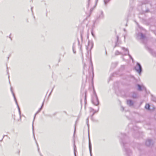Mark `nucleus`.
Listing matches in <instances>:
<instances>
[{"mask_svg":"<svg viewBox=\"0 0 156 156\" xmlns=\"http://www.w3.org/2000/svg\"><path fill=\"white\" fill-rule=\"evenodd\" d=\"M114 65V64H112V65Z\"/></svg>","mask_w":156,"mask_h":156,"instance_id":"c756f323","label":"nucleus"},{"mask_svg":"<svg viewBox=\"0 0 156 156\" xmlns=\"http://www.w3.org/2000/svg\"><path fill=\"white\" fill-rule=\"evenodd\" d=\"M36 143H37V142H36ZM37 146H38V145H37Z\"/></svg>","mask_w":156,"mask_h":156,"instance_id":"c85d7f7f","label":"nucleus"},{"mask_svg":"<svg viewBox=\"0 0 156 156\" xmlns=\"http://www.w3.org/2000/svg\"><path fill=\"white\" fill-rule=\"evenodd\" d=\"M127 104L130 106H132L134 104L133 101L130 100H128L127 101Z\"/></svg>","mask_w":156,"mask_h":156,"instance_id":"1a4fd4ad","label":"nucleus"},{"mask_svg":"<svg viewBox=\"0 0 156 156\" xmlns=\"http://www.w3.org/2000/svg\"><path fill=\"white\" fill-rule=\"evenodd\" d=\"M92 101V103L95 105H98L99 104V101L95 93H94V96L93 97Z\"/></svg>","mask_w":156,"mask_h":156,"instance_id":"f257e3e1","label":"nucleus"},{"mask_svg":"<svg viewBox=\"0 0 156 156\" xmlns=\"http://www.w3.org/2000/svg\"><path fill=\"white\" fill-rule=\"evenodd\" d=\"M137 39L140 40L143 42L144 43V41L146 40L145 36L141 33H139L137 35Z\"/></svg>","mask_w":156,"mask_h":156,"instance_id":"f03ea898","label":"nucleus"},{"mask_svg":"<svg viewBox=\"0 0 156 156\" xmlns=\"http://www.w3.org/2000/svg\"><path fill=\"white\" fill-rule=\"evenodd\" d=\"M153 144L152 140L151 139H148L147 140L146 142V145L147 146H149L152 145Z\"/></svg>","mask_w":156,"mask_h":156,"instance_id":"0eeeda50","label":"nucleus"},{"mask_svg":"<svg viewBox=\"0 0 156 156\" xmlns=\"http://www.w3.org/2000/svg\"><path fill=\"white\" fill-rule=\"evenodd\" d=\"M91 34H92V35L93 37H94V34H93V33L92 32H91Z\"/></svg>","mask_w":156,"mask_h":156,"instance_id":"aec40b11","label":"nucleus"},{"mask_svg":"<svg viewBox=\"0 0 156 156\" xmlns=\"http://www.w3.org/2000/svg\"><path fill=\"white\" fill-rule=\"evenodd\" d=\"M76 146L74 144V154H75V156H76V153H75V151H76Z\"/></svg>","mask_w":156,"mask_h":156,"instance_id":"dca6fc26","label":"nucleus"},{"mask_svg":"<svg viewBox=\"0 0 156 156\" xmlns=\"http://www.w3.org/2000/svg\"><path fill=\"white\" fill-rule=\"evenodd\" d=\"M137 86L138 87V90H142V89H144L145 90H146V89L145 87L144 86H143L142 87V88L141 86L139 84H138Z\"/></svg>","mask_w":156,"mask_h":156,"instance_id":"9d476101","label":"nucleus"},{"mask_svg":"<svg viewBox=\"0 0 156 156\" xmlns=\"http://www.w3.org/2000/svg\"><path fill=\"white\" fill-rule=\"evenodd\" d=\"M89 149L90 156H92V152H91V150H92L91 145V142L90 141V136H89Z\"/></svg>","mask_w":156,"mask_h":156,"instance_id":"6e6552de","label":"nucleus"},{"mask_svg":"<svg viewBox=\"0 0 156 156\" xmlns=\"http://www.w3.org/2000/svg\"><path fill=\"white\" fill-rule=\"evenodd\" d=\"M88 121H89V119H88V118H87V126L88 127L89 126V124L88 123Z\"/></svg>","mask_w":156,"mask_h":156,"instance_id":"6ab92c4d","label":"nucleus"},{"mask_svg":"<svg viewBox=\"0 0 156 156\" xmlns=\"http://www.w3.org/2000/svg\"><path fill=\"white\" fill-rule=\"evenodd\" d=\"M123 146H124V144L123 143Z\"/></svg>","mask_w":156,"mask_h":156,"instance_id":"393cba45","label":"nucleus"},{"mask_svg":"<svg viewBox=\"0 0 156 156\" xmlns=\"http://www.w3.org/2000/svg\"><path fill=\"white\" fill-rule=\"evenodd\" d=\"M122 110H124V108L123 107H122Z\"/></svg>","mask_w":156,"mask_h":156,"instance_id":"bb28decb","label":"nucleus"},{"mask_svg":"<svg viewBox=\"0 0 156 156\" xmlns=\"http://www.w3.org/2000/svg\"><path fill=\"white\" fill-rule=\"evenodd\" d=\"M132 97L134 98H136L137 97V94L136 93H133L132 95Z\"/></svg>","mask_w":156,"mask_h":156,"instance_id":"2eb2a0df","label":"nucleus"},{"mask_svg":"<svg viewBox=\"0 0 156 156\" xmlns=\"http://www.w3.org/2000/svg\"><path fill=\"white\" fill-rule=\"evenodd\" d=\"M122 49L124 51H125V55H126L127 54H128L130 58L132 59V60L133 61V59L132 57V56L129 54V51L127 49L125 48L124 47H122Z\"/></svg>","mask_w":156,"mask_h":156,"instance_id":"423d86ee","label":"nucleus"},{"mask_svg":"<svg viewBox=\"0 0 156 156\" xmlns=\"http://www.w3.org/2000/svg\"><path fill=\"white\" fill-rule=\"evenodd\" d=\"M135 68L136 72L140 74L142 71V68L140 64L139 63L137 62Z\"/></svg>","mask_w":156,"mask_h":156,"instance_id":"7ed1b4c3","label":"nucleus"},{"mask_svg":"<svg viewBox=\"0 0 156 156\" xmlns=\"http://www.w3.org/2000/svg\"><path fill=\"white\" fill-rule=\"evenodd\" d=\"M73 50L74 53L75 54L76 53V51L74 50V46H73Z\"/></svg>","mask_w":156,"mask_h":156,"instance_id":"a211bd4d","label":"nucleus"},{"mask_svg":"<svg viewBox=\"0 0 156 156\" xmlns=\"http://www.w3.org/2000/svg\"><path fill=\"white\" fill-rule=\"evenodd\" d=\"M115 55H123L122 53L119 52L118 51H116L115 52Z\"/></svg>","mask_w":156,"mask_h":156,"instance_id":"9b49d317","label":"nucleus"},{"mask_svg":"<svg viewBox=\"0 0 156 156\" xmlns=\"http://www.w3.org/2000/svg\"><path fill=\"white\" fill-rule=\"evenodd\" d=\"M99 110V108L98 109V111Z\"/></svg>","mask_w":156,"mask_h":156,"instance_id":"7c9ffc66","label":"nucleus"},{"mask_svg":"<svg viewBox=\"0 0 156 156\" xmlns=\"http://www.w3.org/2000/svg\"><path fill=\"white\" fill-rule=\"evenodd\" d=\"M44 100L43 101V102L42 104V105L41 106V107L40 108V109L37 112L35 115L34 119V120H33V123H32V130H33V135H34V139L35 140V136H34V120L35 118V116H36V115L37 113H38V112H39L41 110V109H42V107H43V106L44 105Z\"/></svg>","mask_w":156,"mask_h":156,"instance_id":"20e7f679","label":"nucleus"},{"mask_svg":"<svg viewBox=\"0 0 156 156\" xmlns=\"http://www.w3.org/2000/svg\"><path fill=\"white\" fill-rule=\"evenodd\" d=\"M105 53H106V54H107V51H106V50L105 51Z\"/></svg>","mask_w":156,"mask_h":156,"instance_id":"a878e982","label":"nucleus"},{"mask_svg":"<svg viewBox=\"0 0 156 156\" xmlns=\"http://www.w3.org/2000/svg\"><path fill=\"white\" fill-rule=\"evenodd\" d=\"M75 130H76V127L75 126V130H74V133H75Z\"/></svg>","mask_w":156,"mask_h":156,"instance_id":"5701e85b","label":"nucleus"},{"mask_svg":"<svg viewBox=\"0 0 156 156\" xmlns=\"http://www.w3.org/2000/svg\"><path fill=\"white\" fill-rule=\"evenodd\" d=\"M110 0H104V3L105 5Z\"/></svg>","mask_w":156,"mask_h":156,"instance_id":"f3484780","label":"nucleus"},{"mask_svg":"<svg viewBox=\"0 0 156 156\" xmlns=\"http://www.w3.org/2000/svg\"><path fill=\"white\" fill-rule=\"evenodd\" d=\"M90 0H88V4H89V3H90Z\"/></svg>","mask_w":156,"mask_h":156,"instance_id":"4be33fe9","label":"nucleus"},{"mask_svg":"<svg viewBox=\"0 0 156 156\" xmlns=\"http://www.w3.org/2000/svg\"><path fill=\"white\" fill-rule=\"evenodd\" d=\"M32 9H33V7L31 8V10L32 11Z\"/></svg>","mask_w":156,"mask_h":156,"instance_id":"b1692460","label":"nucleus"},{"mask_svg":"<svg viewBox=\"0 0 156 156\" xmlns=\"http://www.w3.org/2000/svg\"><path fill=\"white\" fill-rule=\"evenodd\" d=\"M125 151L127 154H130L131 152V151L129 149L125 148Z\"/></svg>","mask_w":156,"mask_h":156,"instance_id":"f8f14e48","label":"nucleus"},{"mask_svg":"<svg viewBox=\"0 0 156 156\" xmlns=\"http://www.w3.org/2000/svg\"><path fill=\"white\" fill-rule=\"evenodd\" d=\"M86 66V65L85 64H84V68Z\"/></svg>","mask_w":156,"mask_h":156,"instance_id":"412c9836","label":"nucleus"},{"mask_svg":"<svg viewBox=\"0 0 156 156\" xmlns=\"http://www.w3.org/2000/svg\"><path fill=\"white\" fill-rule=\"evenodd\" d=\"M10 90H11V92H12V95H13V96L14 97V100H15L16 103V105H17L18 108V109H19V112L20 114V108H19V106H18V104H17V101L16 98V97H15L14 94V93H13V91H12V87H11Z\"/></svg>","mask_w":156,"mask_h":156,"instance_id":"39448f33","label":"nucleus"},{"mask_svg":"<svg viewBox=\"0 0 156 156\" xmlns=\"http://www.w3.org/2000/svg\"><path fill=\"white\" fill-rule=\"evenodd\" d=\"M150 105L148 104H146L145 106V108L149 110L150 109Z\"/></svg>","mask_w":156,"mask_h":156,"instance_id":"4468645a","label":"nucleus"},{"mask_svg":"<svg viewBox=\"0 0 156 156\" xmlns=\"http://www.w3.org/2000/svg\"><path fill=\"white\" fill-rule=\"evenodd\" d=\"M117 39L118 40V36H117Z\"/></svg>","mask_w":156,"mask_h":156,"instance_id":"cd10ccee","label":"nucleus"},{"mask_svg":"<svg viewBox=\"0 0 156 156\" xmlns=\"http://www.w3.org/2000/svg\"><path fill=\"white\" fill-rule=\"evenodd\" d=\"M104 17L103 12L102 11L101 12V14L99 15V18H103Z\"/></svg>","mask_w":156,"mask_h":156,"instance_id":"ddd939ff","label":"nucleus"}]
</instances>
